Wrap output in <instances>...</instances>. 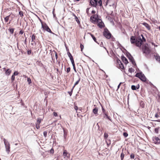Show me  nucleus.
I'll list each match as a JSON object with an SVG mask.
<instances>
[{
  "mask_svg": "<svg viewBox=\"0 0 160 160\" xmlns=\"http://www.w3.org/2000/svg\"><path fill=\"white\" fill-rule=\"evenodd\" d=\"M72 15L74 17H75V19L76 20V21L79 24L80 23V21L77 16H76V15L74 13H72Z\"/></svg>",
  "mask_w": 160,
  "mask_h": 160,
  "instance_id": "obj_19",
  "label": "nucleus"
},
{
  "mask_svg": "<svg viewBox=\"0 0 160 160\" xmlns=\"http://www.w3.org/2000/svg\"><path fill=\"white\" fill-rule=\"evenodd\" d=\"M131 62L132 63V64L134 66H136V64L135 63V62L134 61V60H133L132 61H131Z\"/></svg>",
  "mask_w": 160,
  "mask_h": 160,
  "instance_id": "obj_42",
  "label": "nucleus"
},
{
  "mask_svg": "<svg viewBox=\"0 0 160 160\" xmlns=\"http://www.w3.org/2000/svg\"><path fill=\"white\" fill-rule=\"evenodd\" d=\"M77 104L76 102H75L74 103V108L76 111H77L78 110V108L77 106Z\"/></svg>",
  "mask_w": 160,
  "mask_h": 160,
  "instance_id": "obj_29",
  "label": "nucleus"
},
{
  "mask_svg": "<svg viewBox=\"0 0 160 160\" xmlns=\"http://www.w3.org/2000/svg\"><path fill=\"white\" fill-rule=\"evenodd\" d=\"M91 36L92 37V38L93 40L95 42H97V41H96V38L92 34H91Z\"/></svg>",
  "mask_w": 160,
  "mask_h": 160,
  "instance_id": "obj_30",
  "label": "nucleus"
},
{
  "mask_svg": "<svg viewBox=\"0 0 160 160\" xmlns=\"http://www.w3.org/2000/svg\"><path fill=\"white\" fill-rule=\"evenodd\" d=\"M119 64V65L120 68L121 69H124V65L122 62H121V63H120Z\"/></svg>",
  "mask_w": 160,
  "mask_h": 160,
  "instance_id": "obj_28",
  "label": "nucleus"
},
{
  "mask_svg": "<svg viewBox=\"0 0 160 160\" xmlns=\"http://www.w3.org/2000/svg\"><path fill=\"white\" fill-rule=\"evenodd\" d=\"M32 52V51L31 50H29L27 51V53L28 55H30Z\"/></svg>",
  "mask_w": 160,
  "mask_h": 160,
  "instance_id": "obj_47",
  "label": "nucleus"
},
{
  "mask_svg": "<svg viewBox=\"0 0 160 160\" xmlns=\"http://www.w3.org/2000/svg\"><path fill=\"white\" fill-rule=\"evenodd\" d=\"M10 16V15L7 16L4 18V20L6 22H7L8 21Z\"/></svg>",
  "mask_w": 160,
  "mask_h": 160,
  "instance_id": "obj_26",
  "label": "nucleus"
},
{
  "mask_svg": "<svg viewBox=\"0 0 160 160\" xmlns=\"http://www.w3.org/2000/svg\"><path fill=\"white\" fill-rule=\"evenodd\" d=\"M160 127H158V128H155L154 131L155 133L158 134V130L160 129Z\"/></svg>",
  "mask_w": 160,
  "mask_h": 160,
  "instance_id": "obj_27",
  "label": "nucleus"
},
{
  "mask_svg": "<svg viewBox=\"0 0 160 160\" xmlns=\"http://www.w3.org/2000/svg\"><path fill=\"white\" fill-rule=\"evenodd\" d=\"M117 62L118 64H119L120 63H121V61L119 59L117 60Z\"/></svg>",
  "mask_w": 160,
  "mask_h": 160,
  "instance_id": "obj_52",
  "label": "nucleus"
},
{
  "mask_svg": "<svg viewBox=\"0 0 160 160\" xmlns=\"http://www.w3.org/2000/svg\"><path fill=\"white\" fill-rule=\"evenodd\" d=\"M128 71H129V72H130L131 73H132V72H134V70L132 68H129V70H128Z\"/></svg>",
  "mask_w": 160,
  "mask_h": 160,
  "instance_id": "obj_31",
  "label": "nucleus"
},
{
  "mask_svg": "<svg viewBox=\"0 0 160 160\" xmlns=\"http://www.w3.org/2000/svg\"><path fill=\"white\" fill-rule=\"evenodd\" d=\"M15 76L13 74L12 75L11 77V80L12 82H13L15 79Z\"/></svg>",
  "mask_w": 160,
  "mask_h": 160,
  "instance_id": "obj_43",
  "label": "nucleus"
},
{
  "mask_svg": "<svg viewBox=\"0 0 160 160\" xmlns=\"http://www.w3.org/2000/svg\"><path fill=\"white\" fill-rule=\"evenodd\" d=\"M73 89H74V88H72L71 89V91L68 92V94H69L70 95V96H71L72 94V91H73Z\"/></svg>",
  "mask_w": 160,
  "mask_h": 160,
  "instance_id": "obj_33",
  "label": "nucleus"
},
{
  "mask_svg": "<svg viewBox=\"0 0 160 160\" xmlns=\"http://www.w3.org/2000/svg\"><path fill=\"white\" fill-rule=\"evenodd\" d=\"M122 82H121L119 83V85H118V88H119L121 85L122 84Z\"/></svg>",
  "mask_w": 160,
  "mask_h": 160,
  "instance_id": "obj_58",
  "label": "nucleus"
},
{
  "mask_svg": "<svg viewBox=\"0 0 160 160\" xmlns=\"http://www.w3.org/2000/svg\"><path fill=\"white\" fill-rule=\"evenodd\" d=\"M121 58L123 62L125 64H127L128 63L127 59L123 55L121 56Z\"/></svg>",
  "mask_w": 160,
  "mask_h": 160,
  "instance_id": "obj_9",
  "label": "nucleus"
},
{
  "mask_svg": "<svg viewBox=\"0 0 160 160\" xmlns=\"http://www.w3.org/2000/svg\"><path fill=\"white\" fill-rule=\"evenodd\" d=\"M135 156L134 154L133 153H132L130 155V158L131 159H134V158Z\"/></svg>",
  "mask_w": 160,
  "mask_h": 160,
  "instance_id": "obj_41",
  "label": "nucleus"
},
{
  "mask_svg": "<svg viewBox=\"0 0 160 160\" xmlns=\"http://www.w3.org/2000/svg\"><path fill=\"white\" fill-rule=\"evenodd\" d=\"M89 9V8H87V9H86V12H87V13H88Z\"/></svg>",
  "mask_w": 160,
  "mask_h": 160,
  "instance_id": "obj_63",
  "label": "nucleus"
},
{
  "mask_svg": "<svg viewBox=\"0 0 160 160\" xmlns=\"http://www.w3.org/2000/svg\"><path fill=\"white\" fill-rule=\"evenodd\" d=\"M19 14L20 16L22 17L23 16V12L22 11H20L19 12Z\"/></svg>",
  "mask_w": 160,
  "mask_h": 160,
  "instance_id": "obj_32",
  "label": "nucleus"
},
{
  "mask_svg": "<svg viewBox=\"0 0 160 160\" xmlns=\"http://www.w3.org/2000/svg\"><path fill=\"white\" fill-rule=\"evenodd\" d=\"M23 33V31L22 30L20 31V32H19V34H22Z\"/></svg>",
  "mask_w": 160,
  "mask_h": 160,
  "instance_id": "obj_54",
  "label": "nucleus"
},
{
  "mask_svg": "<svg viewBox=\"0 0 160 160\" xmlns=\"http://www.w3.org/2000/svg\"><path fill=\"white\" fill-rule=\"evenodd\" d=\"M41 122V120L40 119H38L37 120V124L39 125Z\"/></svg>",
  "mask_w": 160,
  "mask_h": 160,
  "instance_id": "obj_45",
  "label": "nucleus"
},
{
  "mask_svg": "<svg viewBox=\"0 0 160 160\" xmlns=\"http://www.w3.org/2000/svg\"><path fill=\"white\" fill-rule=\"evenodd\" d=\"M54 52L55 53V58H56V59H57L58 58V54L56 51H55L54 50Z\"/></svg>",
  "mask_w": 160,
  "mask_h": 160,
  "instance_id": "obj_48",
  "label": "nucleus"
},
{
  "mask_svg": "<svg viewBox=\"0 0 160 160\" xmlns=\"http://www.w3.org/2000/svg\"><path fill=\"white\" fill-rule=\"evenodd\" d=\"M53 115L55 116V117H56L58 115V114H57V113H56V112H53Z\"/></svg>",
  "mask_w": 160,
  "mask_h": 160,
  "instance_id": "obj_55",
  "label": "nucleus"
},
{
  "mask_svg": "<svg viewBox=\"0 0 160 160\" xmlns=\"http://www.w3.org/2000/svg\"><path fill=\"white\" fill-rule=\"evenodd\" d=\"M50 152L51 153L53 154L54 153V151L53 149L52 148L50 150Z\"/></svg>",
  "mask_w": 160,
  "mask_h": 160,
  "instance_id": "obj_49",
  "label": "nucleus"
},
{
  "mask_svg": "<svg viewBox=\"0 0 160 160\" xmlns=\"http://www.w3.org/2000/svg\"><path fill=\"white\" fill-rule=\"evenodd\" d=\"M142 25L145 26L148 30H150L151 29L150 25L147 23L143 22Z\"/></svg>",
  "mask_w": 160,
  "mask_h": 160,
  "instance_id": "obj_11",
  "label": "nucleus"
},
{
  "mask_svg": "<svg viewBox=\"0 0 160 160\" xmlns=\"http://www.w3.org/2000/svg\"><path fill=\"white\" fill-rule=\"evenodd\" d=\"M31 39H32V42H34L35 43V40L36 39V36L35 35V34H33L32 35V37H31Z\"/></svg>",
  "mask_w": 160,
  "mask_h": 160,
  "instance_id": "obj_22",
  "label": "nucleus"
},
{
  "mask_svg": "<svg viewBox=\"0 0 160 160\" xmlns=\"http://www.w3.org/2000/svg\"><path fill=\"white\" fill-rule=\"evenodd\" d=\"M36 128L37 129H39L40 128V126H39V125H36Z\"/></svg>",
  "mask_w": 160,
  "mask_h": 160,
  "instance_id": "obj_59",
  "label": "nucleus"
},
{
  "mask_svg": "<svg viewBox=\"0 0 160 160\" xmlns=\"http://www.w3.org/2000/svg\"><path fill=\"white\" fill-rule=\"evenodd\" d=\"M123 135L125 137H127L128 136V134L126 132H124L123 133Z\"/></svg>",
  "mask_w": 160,
  "mask_h": 160,
  "instance_id": "obj_40",
  "label": "nucleus"
},
{
  "mask_svg": "<svg viewBox=\"0 0 160 160\" xmlns=\"http://www.w3.org/2000/svg\"><path fill=\"white\" fill-rule=\"evenodd\" d=\"M14 30V28H9L8 29V30L11 34H12L13 33Z\"/></svg>",
  "mask_w": 160,
  "mask_h": 160,
  "instance_id": "obj_25",
  "label": "nucleus"
},
{
  "mask_svg": "<svg viewBox=\"0 0 160 160\" xmlns=\"http://www.w3.org/2000/svg\"><path fill=\"white\" fill-rule=\"evenodd\" d=\"M24 35L25 37V39L24 40V43H26V42H27V37H26L25 35V34H24Z\"/></svg>",
  "mask_w": 160,
  "mask_h": 160,
  "instance_id": "obj_53",
  "label": "nucleus"
},
{
  "mask_svg": "<svg viewBox=\"0 0 160 160\" xmlns=\"http://www.w3.org/2000/svg\"><path fill=\"white\" fill-rule=\"evenodd\" d=\"M80 48H81V51H82V50H83V49L84 48V46L82 44V43H80Z\"/></svg>",
  "mask_w": 160,
  "mask_h": 160,
  "instance_id": "obj_37",
  "label": "nucleus"
},
{
  "mask_svg": "<svg viewBox=\"0 0 160 160\" xmlns=\"http://www.w3.org/2000/svg\"><path fill=\"white\" fill-rule=\"evenodd\" d=\"M63 154L64 156H66L67 154V152H66L65 151H64L63 152Z\"/></svg>",
  "mask_w": 160,
  "mask_h": 160,
  "instance_id": "obj_50",
  "label": "nucleus"
},
{
  "mask_svg": "<svg viewBox=\"0 0 160 160\" xmlns=\"http://www.w3.org/2000/svg\"><path fill=\"white\" fill-rule=\"evenodd\" d=\"M73 70L75 72H76L77 71H76L75 66L73 67Z\"/></svg>",
  "mask_w": 160,
  "mask_h": 160,
  "instance_id": "obj_61",
  "label": "nucleus"
},
{
  "mask_svg": "<svg viewBox=\"0 0 160 160\" xmlns=\"http://www.w3.org/2000/svg\"><path fill=\"white\" fill-rule=\"evenodd\" d=\"M3 141L5 145L6 152L8 154L10 152V147L9 142L7 141L5 138L3 139Z\"/></svg>",
  "mask_w": 160,
  "mask_h": 160,
  "instance_id": "obj_4",
  "label": "nucleus"
},
{
  "mask_svg": "<svg viewBox=\"0 0 160 160\" xmlns=\"http://www.w3.org/2000/svg\"><path fill=\"white\" fill-rule=\"evenodd\" d=\"M11 72V70L10 69L8 68L5 71V73L8 76L10 74Z\"/></svg>",
  "mask_w": 160,
  "mask_h": 160,
  "instance_id": "obj_14",
  "label": "nucleus"
},
{
  "mask_svg": "<svg viewBox=\"0 0 160 160\" xmlns=\"http://www.w3.org/2000/svg\"><path fill=\"white\" fill-rule=\"evenodd\" d=\"M142 50L143 53L146 55L148 54L150 52V51L146 45L142 47Z\"/></svg>",
  "mask_w": 160,
  "mask_h": 160,
  "instance_id": "obj_6",
  "label": "nucleus"
},
{
  "mask_svg": "<svg viewBox=\"0 0 160 160\" xmlns=\"http://www.w3.org/2000/svg\"><path fill=\"white\" fill-rule=\"evenodd\" d=\"M142 75H141L139 79L142 82H146V81L147 78L145 77V75L143 74H142Z\"/></svg>",
  "mask_w": 160,
  "mask_h": 160,
  "instance_id": "obj_10",
  "label": "nucleus"
},
{
  "mask_svg": "<svg viewBox=\"0 0 160 160\" xmlns=\"http://www.w3.org/2000/svg\"><path fill=\"white\" fill-rule=\"evenodd\" d=\"M90 4L92 6L94 7H96L98 4L100 6H102V0H91Z\"/></svg>",
  "mask_w": 160,
  "mask_h": 160,
  "instance_id": "obj_2",
  "label": "nucleus"
},
{
  "mask_svg": "<svg viewBox=\"0 0 160 160\" xmlns=\"http://www.w3.org/2000/svg\"><path fill=\"white\" fill-rule=\"evenodd\" d=\"M27 81L29 84H30L32 83V81L31 79L29 78H28L27 79Z\"/></svg>",
  "mask_w": 160,
  "mask_h": 160,
  "instance_id": "obj_36",
  "label": "nucleus"
},
{
  "mask_svg": "<svg viewBox=\"0 0 160 160\" xmlns=\"http://www.w3.org/2000/svg\"><path fill=\"white\" fill-rule=\"evenodd\" d=\"M123 149H122V152H123ZM125 155L124 154L123 152H122L121 153L120 155V158L121 160H123V158H124Z\"/></svg>",
  "mask_w": 160,
  "mask_h": 160,
  "instance_id": "obj_23",
  "label": "nucleus"
},
{
  "mask_svg": "<svg viewBox=\"0 0 160 160\" xmlns=\"http://www.w3.org/2000/svg\"><path fill=\"white\" fill-rule=\"evenodd\" d=\"M96 13V11L94 10H92V14H95Z\"/></svg>",
  "mask_w": 160,
  "mask_h": 160,
  "instance_id": "obj_64",
  "label": "nucleus"
},
{
  "mask_svg": "<svg viewBox=\"0 0 160 160\" xmlns=\"http://www.w3.org/2000/svg\"><path fill=\"white\" fill-rule=\"evenodd\" d=\"M154 139L156 141V142H155V144H159L160 143V139L157 137H155Z\"/></svg>",
  "mask_w": 160,
  "mask_h": 160,
  "instance_id": "obj_15",
  "label": "nucleus"
},
{
  "mask_svg": "<svg viewBox=\"0 0 160 160\" xmlns=\"http://www.w3.org/2000/svg\"><path fill=\"white\" fill-rule=\"evenodd\" d=\"M118 0H107L106 1L107 4L108 3H112V6L115 5V4L117 3Z\"/></svg>",
  "mask_w": 160,
  "mask_h": 160,
  "instance_id": "obj_8",
  "label": "nucleus"
},
{
  "mask_svg": "<svg viewBox=\"0 0 160 160\" xmlns=\"http://www.w3.org/2000/svg\"><path fill=\"white\" fill-rule=\"evenodd\" d=\"M98 16V15L96 14L92 15L90 17V19H92V22L98 21V20L97 18Z\"/></svg>",
  "mask_w": 160,
  "mask_h": 160,
  "instance_id": "obj_7",
  "label": "nucleus"
},
{
  "mask_svg": "<svg viewBox=\"0 0 160 160\" xmlns=\"http://www.w3.org/2000/svg\"><path fill=\"white\" fill-rule=\"evenodd\" d=\"M155 117L156 118H158L159 117V116L158 115L157 113H156L155 114Z\"/></svg>",
  "mask_w": 160,
  "mask_h": 160,
  "instance_id": "obj_57",
  "label": "nucleus"
},
{
  "mask_svg": "<svg viewBox=\"0 0 160 160\" xmlns=\"http://www.w3.org/2000/svg\"><path fill=\"white\" fill-rule=\"evenodd\" d=\"M136 89H138L139 88V84H138L136 86Z\"/></svg>",
  "mask_w": 160,
  "mask_h": 160,
  "instance_id": "obj_56",
  "label": "nucleus"
},
{
  "mask_svg": "<svg viewBox=\"0 0 160 160\" xmlns=\"http://www.w3.org/2000/svg\"><path fill=\"white\" fill-rule=\"evenodd\" d=\"M47 132L45 131L43 132V135L45 138H46L47 136Z\"/></svg>",
  "mask_w": 160,
  "mask_h": 160,
  "instance_id": "obj_38",
  "label": "nucleus"
},
{
  "mask_svg": "<svg viewBox=\"0 0 160 160\" xmlns=\"http://www.w3.org/2000/svg\"><path fill=\"white\" fill-rule=\"evenodd\" d=\"M154 56L156 60L160 62V56L158 55H154Z\"/></svg>",
  "mask_w": 160,
  "mask_h": 160,
  "instance_id": "obj_21",
  "label": "nucleus"
},
{
  "mask_svg": "<svg viewBox=\"0 0 160 160\" xmlns=\"http://www.w3.org/2000/svg\"><path fill=\"white\" fill-rule=\"evenodd\" d=\"M98 111V109L97 108H95L93 110V112L94 114H96L97 113Z\"/></svg>",
  "mask_w": 160,
  "mask_h": 160,
  "instance_id": "obj_24",
  "label": "nucleus"
},
{
  "mask_svg": "<svg viewBox=\"0 0 160 160\" xmlns=\"http://www.w3.org/2000/svg\"><path fill=\"white\" fill-rule=\"evenodd\" d=\"M140 105L142 108H144L146 105V104L143 101H141L140 103Z\"/></svg>",
  "mask_w": 160,
  "mask_h": 160,
  "instance_id": "obj_16",
  "label": "nucleus"
},
{
  "mask_svg": "<svg viewBox=\"0 0 160 160\" xmlns=\"http://www.w3.org/2000/svg\"><path fill=\"white\" fill-rule=\"evenodd\" d=\"M18 74V71H15L14 72L13 75L14 76L17 75Z\"/></svg>",
  "mask_w": 160,
  "mask_h": 160,
  "instance_id": "obj_44",
  "label": "nucleus"
},
{
  "mask_svg": "<svg viewBox=\"0 0 160 160\" xmlns=\"http://www.w3.org/2000/svg\"><path fill=\"white\" fill-rule=\"evenodd\" d=\"M141 36L142 37V39H141V45H142L143 42H146V40L145 39V38L144 37V36L142 34H141Z\"/></svg>",
  "mask_w": 160,
  "mask_h": 160,
  "instance_id": "obj_17",
  "label": "nucleus"
},
{
  "mask_svg": "<svg viewBox=\"0 0 160 160\" xmlns=\"http://www.w3.org/2000/svg\"><path fill=\"white\" fill-rule=\"evenodd\" d=\"M104 115L106 116V117L107 119H108V120H111L109 117L106 114H105ZM104 118L105 117V116H104Z\"/></svg>",
  "mask_w": 160,
  "mask_h": 160,
  "instance_id": "obj_39",
  "label": "nucleus"
},
{
  "mask_svg": "<svg viewBox=\"0 0 160 160\" xmlns=\"http://www.w3.org/2000/svg\"><path fill=\"white\" fill-rule=\"evenodd\" d=\"M70 69H71L70 67H68L67 68L66 71L68 73L70 72Z\"/></svg>",
  "mask_w": 160,
  "mask_h": 160,
  "instance_id": "obj_46",
  "label": "nucleus"
},
{
  "mask_svg": "<svg viewBox=\"0 0 160 160\" xmlns=\"http://www.w3.org/2000/svg\"><path fill=\"white\" fill-rule=\"evenodd\" d=\"M42 27L43 29L46 31L47 32L54 34V33L52 32L50 28L46 23H45L44 24L42 23Z\"/></svg>",
  "mask_w": 160,
  "mask_h": 160,
  "instance_id": "obj_5",
  "label": "nucleus"
},
{
  "mask_svg": "<svg viewBox=\"0 0 160 160\" xmlns=\"http://www.w3.org/2000/svg\"><path fill=\"white\" fill-rule=\"evenodd\" d=\"M98 26L100 28H102L104 27V25L103 22L101 21V22L98 23Z\"/></svg>",
  "mask_w": 160,
  "mask_h": 160,
  "instance_id": "obj_13",
  "label": "nucleus"
},
{
  "mask_svg": "<svg viewBox=\"0 0 160 160\" xmlns=\"http://www.w3.org/2000/svg\"><path fill=\"white\" fill-rule=\"evenodd\" d=\"M130 41L132 44H135L137 47H140L141 46V40L140 36L137 38L135 36H132L130 38Z\"/></svg>",
  "mask_w": 160,
  "mask_h": 160,
  "instance_id": "obj_1",
  "label": "nucleus"
},
{
  "mask_svg": "<svg viewBox=\"0 0 160 160\" xmlns=\"http://www.w3.org/2000/svg\"><path fill=\"white\" fill-rule=\"evenodd\" d=\"M80 80H81V78H80V77L79 76H78V80L76 81V82L74 84V86H73V87H72L73 88H74L75 86L77 85H78L79 82H80Z\"/></svg>",
  "mask_w": 160,
  "mask_h": 160,
  "instance_id": "obj_20",
  "label": "nucleus"
},
{
  "mask_svg": "<svg viewBox=\"0 0 160 160\" xmlns=\"http://www.w3.org/2000/svg\"><path fill=\"white\" fill-rule=\"evenodd\" d=\"M38 18L39 20L40 21V22H41V24L42 25V23H43V22H42V20L40 18H39L38 17Z\"/></svg>",
  "mask_w": 160,
  "mask_h": 160,
  "instance_id": "obj_60",
  "label": "nucleus"
},
{
  "mask_svg": "<svg viewBox=\"0 0 160 160\" xmlns=\"http://www.w3.org/2000/svg\"><path fill=\"white\" fill-rule=\"evenodd\" d=\"M103 33L104 36L107 39H110L111 37V33L107 28L104 29Z\"/></svg>",
  "mask_w": 160,
  "mask_h": 160,
  "instance_id": "obj_3",
  "label": "nucleus"
},
{
  "mask_svg": "<svg viewBox=\"0 0 160 160\" xmlns=\"http://www.w3.org/2000/svg\"><path fill=\"white\" fill-rule=\"evenodd\" d=\"M128 55L127 54V57H128L129 60L131 62V61H132L133 60H134L133 57L131 55V54L129 52H128Z\"/></svg>",
  "mask_w": 160,
  "mask_h": 160,
  "instance_id": "obj_12",
  "label": "nucleus"
},
{
  "mask_svg": "<svg viewBox=\"0 0 160 160\" xmlns=\"http://www.w3.org/2000/svg\"><path fill=\"white\" fill-rule=\"evenodd\" d=\"M108 137V134L107 133L105 132L104 133V138L106 139Z\"/></svg>",
  "mask_w": 160,
  "mask_h": 160,
  "instance_id": "obj_34",
  "label": "nucleus"
},
{
  "mask_svg": "<svg viewBox=\"0 0 160 160\" xmlns=\"http://www.w3.org/2000/svg\"><path fill=\"white\" fill-rule=\"evenodd\" d=\"M67 54L68 55V56L69 57H70L71 56H72V54H71V53L69 52H68L67 53Z\"/></svg>",
  "mask_w": 160,
  "mask_h": 160,
  "instance_id": "obj_51",
  "label": "nucleus"
},
{
  "mask_svg": "<svg viewBox=\"0 0 160 160\" xmlns=\"http://www.w3.org/2000/svg\"><path fill=\"white\" fill-rule=\"evenodd\" d=\"M142 73L141 72H137L136 75H135V77H138L139 78H140V77L141 75H142Z\"/></svg>",
  "mask_w": 160,
  "mask_h": 160,
  "instance_id": "obj_18",
  "label": "nucleus"
},
{
  "mask_svg": "<svg viewBox=\"0 0 160 160\" xmlns=\"http://www.w3.org/2000/svg\"><path fill=\"white\" fill-rule=\"evenodd\" d=\"M69 58H70V60H72V59H73V57H72V56H70V57H69Z\"/></svg>",
  "mask_w": 160,
  "mask_h": 160,
  "instance_id": "obj_62",
  "label": "nucleus"
},
{
  "mask_svg": "<svg viewBox=\"0 0 160 160\" xmlns=\"http://www.w3.org/2000/svg\"><path fill=\"white\" fill-rule=\"evenodd\" d=\"M131 89L133 90H136V86L135 85H132L131 86Z\"/></svg>",
  "mask_w": 160,
  "mask_h": 160,
  "instance_id": "obj_35",
  "label": "nucleus"
}]
</instances>
